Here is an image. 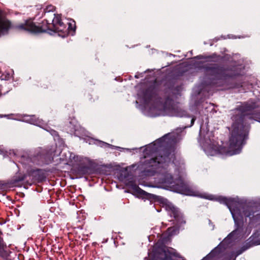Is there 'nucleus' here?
Returning a JSON list of instances; mask_svg holds the SVG:
<instances>
[{
    "label": "nucleus",
    "instance_id": "2",
    "mask_svg": "<svg viewBox=\"0 0 260 260\" xmlns=\"http://www.w3.org/2000/svg\"><path fill=\"white\" fill-rule=\"evenodd\" d=\"M50 23L48 22L47 20H44L42 22L41 25L37 26L35 23L31 20H26L23 23L19 24L17 26V28L19 29L23 30L26 31L32 34H40L47 32V30L51 31L53 32H62L63 35H65L68 30L71 26V24L69 23V27L67 28L66 26L65 28L63 27L56 26L54 28H51L50 27Z\"/></svg>",
    "mask_w": 260,
    "mask_h": 260
},
{
    "label": "nucleus",
    "instance_id": "5",
    "mask_svg": "<svg viewBox=\"0 0 260 260\" xmlns=\"http://www.w3.org/2000/svg\"><path fill=\"white\" fill-rule=\"evenodd\" d=\"M193 58L200 60V62H219L223 59L222 56L214 53L211 55H200L194 57Z\"/></svg>",
    "mask_w": 260,
    "mask_h": 260
},
{
    "label": "nucleus",
    "instance_id": "1",
    "mask_svg": "<svg viewBox=\"0 0 260 260\" xmlns=\"http://www.w3.org/2000/svg\"><path fill=\"white\" fill-rule=\"evenodd\" d=\"M232 136L230 139V148L229 150H225L223 147L213 145L206 148V152L208 155H214L218 153H225L232 155L239 153L241 150V145L243 140L244 134L242 131V125H233Z\"/></svg>",
    "mask_w": 260,
    "mask_h": 260
},
{
    "label": "nucleus",
    "instance_id": "6",
    "mask_svg": "<svg viewBox=\"0 0 260 260\" xmlns=\"http://www.w3.org/2000/svg\"><path fill=\"white\" fill-rule=\"evenodd\" d=\"M11 27V22L0 16V37L7 34Z\"/></svg>",
    "mask_w": 260,
    "mask_h": 260
},
{
    "label": "nucleus",
    "instance_id": "19",
    "mask_svg": "<svg viewBox=\"0 0 260 260\" xmlns=\"http://www.w3.org/2000/svg\"><path fill=\"white\" fill-rule=\"evenodd\" d=\"M210 65H214V66H215L216 64H211Z\"/></svg>",
    "mask_w": 260,
    "mask_h": 260
},
{
    "label": "nucleus",
    "instance_id": "14",
    "mask_svg": "<svg viewBox=\"0 0 260 260\" xmlns=\"http://www.w3.org/2000/svg\"><path fill=\"white\" fill-rule=\"evenodd\" d=\"M4 245L2 243V240L0 238V252L3 249Z\"/></svg>",
    "mask_w": 260,
    "mask_h": 260
},
{
    "label": "nucleus",
    "instance_id": "13",
    "mask_svg": "<svg viewBox=\"0 0 260 260\" xmlns=\"http://www.w3.org/2000/svg\"><path fill=\"white\" fill-rule=\"evenodd\" d=\"M58 26L63 27V28H65L66 25L61 20L60 22L58 23Z\"/></svg>",
    "mask_w": 260,
    "mask_h": 260
},
{
    "label": "nucleus",
    "instance_id": "10",
    "mask_svg": "<svg viewBox=\"0 0 260 260\" xmlns=\"http://www.w3.org/2000/svg\"><path fill=\"white\" fill-rule=\"evenodd\" d=\"M55 8L53 6L49 5L46 7V8L44 10V12H53L55 10Z\"/></svg>",
    "mask_w": 260,
    "mask_h": 260
},
{
    "label": "nucleus",
    "instance_id": "8",
    "mask_svg": "<svg viewBox=\"0 0 260 260\" xmlns=\"http://www.w3.org/2000/svg\"><path fill=\"white\" fill-rule=\"evenodd\" d=\"M54 17L52 20V25L53 28L58 25V23L61 20V16L59 14H54Z\"/></svg>",
    "mask_w": 260,
    "mask_h": 260
},
{
    "label": "nucleus",
    "instance_id": "9",
    "mask_svg": "<svg viewBox=\"0 0 260 260\" xmlns=\"http://www.w3.org/2000/svg\"><path fill=\"white\" fill-rule=\"evenodd\" d=\"M162 182L172 184L173 182L172 175L169 174H167L166 175L164 180L162 181Z\"/></svg>",
    "mask_w": 260,
    "mask_h": 260
},
{
    "label": "nucleus",
    "instance_id": "4",
    "mask_svg": "<svg viewBox=\"0 0 260 260\" xmlns=\"http://www.w3.org/2000/svg\"><path fill=\"white\" fill-rule=\"evenodd\" d=\"M178 185V191L181 193L188 196H200L202 198H204L211 200H214V197L212 195L206 196L200 194L199 192L190 188L182 181H180V184Z\"/></svg>",
    "mask_w": 260,
    "mask_h": 260
},
{
    "label": "nucleus",
    "instance_id": "3",
    "mask_svg": "<svg viewBox=\"0 0 260 260\" xmlns=\"http://www.w3.org/2000/svg\"><path fill=\"white\" fill-rule=\"evenodd\" d=\"M171 101L168 100L166 101L165 104L162 103L161 99L157 98L152 100L151 101L150 105V112L152 116H155L162 114L164 111L167 109H169V107L167 106L168 103H170Z\"/></svg>",
    "mask_w": 260,
    "mask_h": 260
},
{
    "label": "nucleus",
    "instance_id": "18",
    "mask_svg": "<svg viewBox=\"0 0 260 260\" xmlns=\"http://www.w3.org/2000/svg\"><path fill=\"white\" fill-rule=\"evenodd\" d=\"M178 65L181 66V65H183V64L182 63H180Z\"/></svg>",
    "mask_w": 260,
    "mask_h": 260
},
{
    "label": "nucleus",
    "instance_id": "11",
    "mask_svg": "<svg viewBox=\"0 0 260 260\" xmlns=\"http://www.w3.org/2000/svg\"><path fill=\"white\" fill-rule=\"evenodd\" d=\"M222 201L223 202L225 203L228 206H229V200H228L225 198H222Z\"/></svg>",
    "mask_w": 260,
    "mask_h": 260
},
{
    "label": "nucleus",
    "instance_id": "16",
    "mask_svg": "<svg viewBox=\"0 0 260 260\" xmlns=\"http://www.w3.org/2000/svg\"><path fill=\"white\" fill-rule=\"evenodd\" d=\"M194 121V119L192 118V119H191V124H192L193 123Z\"/></svg>",
    "mask_w": 260,
    "mask_h": 260
},
{
    "label": "nucleus",
    "instance_id": "15",
    "mask_svg": "<svg viewBox=\"0 0 260 260\" xmlns=\"http://www.w3.org/2000/svg\"><path fill=\"white\" fill-rule=\"evenodd\" d=\"M137 190L140 193H142L144 192V191L143 190H142L141 189L137 188Z\"/></svg>",
    "mask_w": 260,
    "mask_h": 260
},
{
    "label": "nucleus",
    "instance_id": "12",
    "mask_svg": "<svg viewBox=\"0 0 260 260\" xmlns=\"http://www.w3.org/2000/svg\"><path fill=\"white\" fill-rule=\"evenodd\" d=\"M58 26L63 27V28H65L66 25L61 20L60 22L58 23Z\"/></svg>",
    "mask_w": 260,
    "mask_h": 260
},
{
    "label": "nucleus",
    "instance_id": "7",
    "mask_svg": "<svg viewBox=\"0 0 260 260\" xmlns=\"http://www.w3.org/2000/svg\"><path fill=\"white\" fill-rule=\"evenodd\" d=\"M168 158L166 157H163L162 156H156L154 158H152L150 159V164L152 167L156 166L157 165L161 164L163 162V160L165 161H167Z\"/></svg>",
    "mask_w": 260,
    "mask_h": 260
},
{
    "label": "nucleus",
    "instance_id": "17",
    "mask_svg": "<svg viewBox=\"0 0 260 260\" xmlns=\"http://www.w3.org/2000/svg\"><path fill=\"white\" fill-rule=\"evenodd\" d=\"M168 258H169L166 255V260H168Z\"/></svg>",
    "mask_w": 260,
    "mask_h": 260
}]
</instances>
